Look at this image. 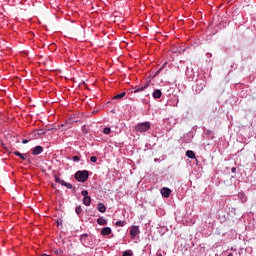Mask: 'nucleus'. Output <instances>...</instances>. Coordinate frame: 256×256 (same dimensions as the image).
I'll return each mask as SVG.
<instances>
[{"label": "nucleus", "instance_id": "obj_1", "mask_svg": "<svg viewBox=\"0 0 256 256\" xmlns=\"http://www.w3.org/2000/svg\"><path fill=\"white\" fill-rule=\"evenodd\" d=\"M76 181H79V183H85L87 179H89V171L87 170H79L74 175Z\"/></svg>", "mask_w": 256, "mask_h": 256}, {"label": "nucleus", "instance_id": "obj_2", "mask_svg": "<svg viewBox=\"0 0 256 256\" xmlns=\"http://www.w3.org/2000/svg\"><path fill=\"white\" fill-rule=\"evenodd\" d=\"M149 129H151V122L149 121L138 123L135 127L137 133H147Z\"/></svg>", "mask_w": 256, "mask_h": 256}, {"label": "nucleus", "instance_id": "obj_3", "mask_svg": "<svg viewBox=\"0 0 256 256\" xmlns=\"http://www.w3.org/2000/svg\"><path fill=\"white\" fill-rule=\"evenodd\" d=\"M206 85H207V82H205V80L203 79L196 80V85L194 86L196 93H201V91L205 89Z\"/></svg>", "mask_w": 256, "mask_h": 256}, {"label": "nucleus", "instance_id": "obj_4", "mask_svg": "<svg viewBox=\"0 0 256 256\" xmlns=\"http://www.w3.org/2000/svg\"><path fill=\"white\" fill-rule=\"evenodd\" d=\"M81 195L84 196L83 198V204L86 207H89V205H91V197L89 196V191L87 190H82L81 191Z\"/></svg>", "mask_w": 256, "mask_h": 256}, {"label": "nucleus", "instance_id": "obj_5", "mask_svg": "<svg viewBox=\"0 0 256 256\" xmlns=\"http://www.w3.org/2000/svg\"><path fill=\"white\" fill-rule=\"evenodd\" d=\"M193 141V132H188L182 137V143H191Z\"/></svg>", "mask_w": 256, "mask_h": 256}, {"label": "nucleus", "instance_id": "obj_6", "mask_svg": "<svg viewBox=\"0 0 256 256\" xmlns=\"http://www.w3.org/2000/svg\"><path fill=\"white\" fill-rule=\"evenodd\" d=\"M160 193H161L162 197H164L165 199H168V197L171 196V189H169L167 187H163L160 190Z\"/></svg>", "mask_w": 256, "mask_h": 256}, {"label": "nucleus", "instance_id": "obj_7", "mask_svg": "<svg viewBox=\"0 0 256 256\" xmlns=\"http://www.w3.org/2000/svg\"><path fill=\"white\" fill-rule=\"evenodd\" d=\"M139 233H140L139 226H134L130 229V235L132 239H135V237H137Z\"/></svg>", "mask_w": 256, "mask_h": 256}, {"label": "nucleus", "instance_id": "obj_8", "mask_svg": "<svg viewBox=\"0 0 256 256\" xmlns=\"http://www.w3.org/2000/svg\"><path fill=\"white\" fill-rule=\"evenodd\" d=\"M147 87H149L148 83H146L142 86H136L133 88V90H134V93H141V91H145V89H147Z\"/></svg>", "mask_w": 256, "mask_h": 256}, {"label": "nucleus", "instance_id": "obj_9", "mask_svg": "<svg viewBox=\"0 0 256 256\" xmlns=\"http://www.w3.org/2000/svg\"><path fill=\"white\" fill-rule=\"evenodd\" d=\"M162 96H163V92H161L160 89H155L152 93L153 99H161Z\"/></svg>", "mask_w": 256, "mask_h": 256}, {"label": "nucleus", "instance_id": "obj_10", "mask_svg": "<svg viewBox=\"0 0 256 256\" xmlns=\"http://www.w3.org/2000/svg\"><path fill=\"white\" fill-rule=\"evenodd\" d=\"M43 153V146H35L32 149V155H41Z\"/></svg>", "mask_w": 256, "mask_h": 256}, {"label": "nucleus", "instance_id": "obj_11", "mask_svg": "<svg viewBox=\"0 0 256 256\" xmlns=\"http://www.w3.org/2000/svg\"><path fill=\"white\" fill-rule=\"evenodd\" d=\"M73 123H75V121L73 120V118H68L66 120L65 124H62V127H66L65 129H71V125H73Z\"/></svg>", "mask_w": 256, "mask_h": 256}, {"label": "nucleus", "instance_id": "obj_12", "mask_svg": "<svg viewBox=\"0 0 256 256\" xmlns=\"http://www.w3.org/2000/svg\"><path fill=\"white\" fill-rule=\"evenodd\" d=\"M112 230L111 227H104L101 230V235H103V237H106V235H111Z\"/></svg>", "mask_w": 256, "mask_h": 256}, {"label": "nucleus", "instance_id": "obj_13", "mask_svg": "<svg viewBox=\"0 0 256 256\" xmlns=\"http://www.w3.org/2000/svg\"><path fill=\"white\" fill-rule=\"evenodd\" d=\"M97 210L99 213H105V211H107V207H105V204L100 202L97 204Z\"/></svg>", "mask_w": 256, "mask_h": 256}, {"label": "nucleus", "instance_id": "obj_14", "mask_svg": "<svg viewBox=\"0 0 256 256\" xmlns=\"http://www.w3.org/2000/svg\"><path fill=\"white\" fill-rule=\"evenodd\" d=\"M238 199H240L241 203H247V195L244 192L238 193Z\"/></svg>", "mask_w": 256, "mask_h": 256}, {"label": "nucleus", "instance_id": "obj_15", "mask_svg": "<svg viewBox=\"0 0 256 256\" xmlns=\"http://www.w3.org/2000/svg\"><path fill=\"white\" fill-rule=\"evenodd\" d=\"M14 155H16V157H20V159H22V161H25L27 159V154H22L19 151H15Z\"/></svg>", "mask_w": 256, "mask_h": 256}, {"label": "nucleus", "instance_id": "obj_16", "mask_svg": "<svg viewBox=\"0 0 256 256\" xmlns=\"http://www.w3.org/2000/svg\"><path fill=\"white\" fill-rule=\"evenodd\" d=\"M168 123H169L170 127H174V125H177V119L170 117V118H168Z\"/></svg>", "mask_w": 256, "mask_h": 256}, {"label": "nucleus", "instance_id": "obj_17", "mask_svg": "<svg viewBox=\"0 0 256 256\" xmlns=\"http://www.w3.org/2000/svg\"><path fill=\"white\" fill-rule=\"evenodd\" d=\"M186 157H188V159H195V152L192 150L186 151Z\"/></svg>", "mask_w": 256, "mask_h": 256}, {"label": "nucleus", "instance_id": "obj_18", "mask_svg": "<svg viewBox=\"0 0 256 256\" xmlns=\"http://www.w3.org/2000/svg\"><path fill=\"white\" fill-rule=\"evenodd\" d=\"M98 225H107V220L103 217L97 219Z\"/></svg>", "mask_w": 256, "mask_h": 256}, {"label": "nucleus", "instance_id": "obj_19", "mask_svg": "<svg viewBox=\"0 0 256 256\" xmlns=\"http://www.w3.org/2000/svg\"><path fill=\"white\" fill-rule=\"evenodd\" d=\"M126 93L125 92H121L120 94H117L113 97V99L119 100V99H123V97H125Z\"/></svg>", "mask_w": 256, "mask_h": 256}, {"label": "nucleus", "instance_id": "obj_20", "mask_svg": "<svg viewBox=\"0 0 256 256\" xmlns=\"http://www.w3.org/2000/svg\"><path fill=\"white\" fill-rule=\"evenodd\" d=\"M75 213L76 215H81L83 213V208H81V206H77L75 208Z\"/></svg>", "mask_w": 256, "mask_h": 256}, {"label": "nucleus", "instance_id": "obj_21", "mask_svg": "<svg viewBox=\"0 0 256 256\" xmlns=\"http://www.w3.org/2000/svg\"><path fill=\"white\" fill-rule=\"evenodd\" d=\"M103 133L104 135H109L111 133V128L110 127L103 128Z\"/></svg>", "mask_w": 256, "mask_h": 256}, {"label": "nucleus", "instance_id": "obj_22", "mask_svg": "<svg viewBox=\"0 0 256 256\" xmlns=\"http://www.w3.org/2000/svg\"><path fill=\"white\" fill-rule=\"evenodd\" d=\"M116 226H117V227H125V221H123V220L117 221V222H116Z\"/></svg>", "mask_w": 256, "mask_h": 256}, {"label": "nucleus", "instance_id": "obj_23", "mask_svg": "<svg viewBox=\"0 0 256 256\" xmlns=\"http://www.w3.org/2000/svg\"><path fill=\"white\" fill-rule=\"evenodd\" d=\"M122 256H133V251L126 250V251L123 252Z\"/></svg>", "mask_w": 256, "mask_h": 256}, {"label": "nucleus", "instance_id": "obj_24", "mask_svg": "<svg viewBox=\"0 0 256 256\" xmlns=\"http://www.w3.org/2000/svg\"><path fill=\"white\" fill-rule=\"evenodd\" d=\"M72 161H74V163H79L81 161V158L79 156H73Z\"/></svg>", "mask_w": 256, "mask_h": 256}, {"label": "nucleus", "instance_id": "obj_25", "mask_svg": "<svg viewBox=\"0 0 256 256\" xmlns=\"http://www.w3.org/2000/svg\"><path fill=\"white\" fill-rule=\"evenodd\" d=\"M165 65H167V63L163 64L156 72V75H159L160 71H163V69H165Z\"/></svg>", "mask_w": 256, "mask_h": 256}, {"label": "nucleus", "instance_id": "obj_26", "mask_svg": "<svg viewBox=\"0 0 256 256\" xmlns=\"http://www.w3.org/2000/svg\"><path fill=\"white\" fill-rule=\"evenodd\" d=\"M64 187H65L66 189H73V184L66 182V184L64 185Z\"/></svg>", "mask_w": 256, "mask_h": 256}, {"label": "nucleus", "instance_id": "obj_27", "mask_svg": "<svg viewBox=\"0 0 256 256\" xmlns=\"http://www.w3.org/2000/svg\"><path fill=\"white\" fill-rule=\"evenodd\" d=\"M90 161L91 163H97V156H91Z\"/></svg>", "mask_w": 256, "mask_h": 256}, {"label": "nucleus", "instance_id": "obj_28", "mask_svg": "<svg viewBox=\"0 0 256 256\" xmlns=\"http://www.w3.org/2000/svg\"><path fill=\"white\" fill-rule=\"evenodd\" d=\"M56 255H63V251L61 249L55 250Z\"/></svg>", "mask_w": 256, "mask_h": 256}, {"label": "nucleus", "instance_id": "obj_29", "mask_svg": "<svg viewBox=\"0 0 256 256\" xmlns=\"http://www.w3.org/2000/svg\"><path fill=\"white\" fill-rule=\"evenodd\" d=\"M55 183H61V178H59V176H55Z\"/></svg>", "mask_w": 256, "mask_h": 256}, {"label": "nucleus", "instance_id": "obj_30", "mask_svg": "<svg viewBox=\"0 0 256 256\" xmlns=\"http://www.w3.org/2000/svg\"><path fill=\"white\" fill-rule=\"evenodd\" d=\"M67 184V182H65V180H60V185L64 186Z\"/></svg>", "mask_w": 256, "mask_h": 256}, {"label": "nucleus", "instance_id": "obj_31", "mask_svg": "<svg viewBox=\"0 0 256 256\" xmlns=\"http://www.w3.org/2000/svg\"><path fill=\"white\" fill-rule=\"evenodd\" d=\"M22 143H23V145H27V143H29V140L24 139V140H22Z\"/></svg>", "mask_w": 256, "mask_h": 256}, {"label": "nucleus", "instance_id": "obj_32", "mask_svg": "<svg viewBox=\"0 0 256 256\" xmlns=\"http://www.w3.org/2000/svg\"><path fill=\"white\" fill-rule=\"evenodd\" d=\"M236 171H237V168H235V167L231 168V173H236Z\"/></svg>", "mask_w": 256, "mask_h": 256}, {"label": "nucleus", "instance_id": "obj_33", "mask_svg": "<svg viewBox=\"0 0 256 256\" xmlns=\"http://www.w3.org/2000/svg\"><path fill=\"white\" fill-rule=\"evenodd\" d=\"M85 237H89V234H82L81 239H85Z\"/></svg>", "mask_w": 256, "mask_h": 256}, {"label": "nucleus", "instance_id": "obj_34", "mask_svg": "<svg viewBox=\"0 0 256 256\" xmlns=\"http://www.w3.org/2000/svg\"><path fill=\"white\" fill-rule=\"evenodd\" d=\"M38 134L39 135H45V131L44 130H40Z\"/></svg>", "mask_w": 256, "mask_h": 256}, {"label": "nucleus", "instance_id": "obj_35", "mask_svg": "<svg viewBox=\"0 0 256 256\" xmlns=\"http://www.w3.org/2000/svg\"><path fill=\"white\" fill-rule=\"evenodd\" d=\"M206 55H207V57H213V54H211V53H207Z\"/></svg>", "mask_w": 256, "mask_h": 256}, {"label": "nucleus", "instance_id": "obj_36", "mask_svg": "<svg viewBox=\"0 0 256 256\" xmlns=\"http://www.w3.org/2000/svg\"><path fill=\"white\" fill-rule=\"evenodd\" d=\"M213 133L211 130H207V135H211Z\"/></svg>", "mask_w": 256, "mask_h": 256}, {"label": "nucleus", "instance_id": "obj_37", "mask_svg": "<svg viewBox=\"0 0 256 256\" xmlns=\"http://www.w3.org/2000/svg\"><path fill=\"white\" fill-rule=\"evenodd\" d=\"M156 256H163V254H161V253L157 252V255H156Z\"/></svg>", "mask_w": 256, "mask_h": 256}, {"label": "nucleus", "instance_id": "obj_38", "mask_svg": "<svg viewBox=\"0 0 256 256\" xmlns=\"http://www.w3.org/2000/svg\"><path fill=\"white\" fill-rule=\"evenodd\" d=\"M41 256H51V255H49V254H42Z\"/></svg>", "mask_w": 256, "mask_h": 256}]
</instances>
